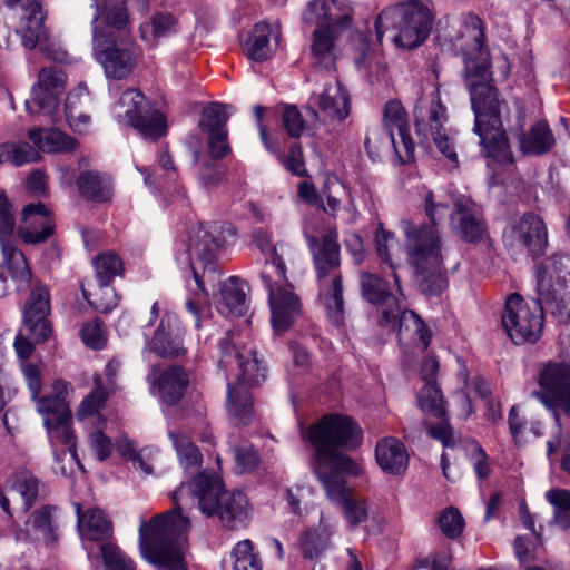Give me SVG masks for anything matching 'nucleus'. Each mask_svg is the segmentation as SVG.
I'll return each instance as SVG.
<instances>
[{
	"mask_svg": "<svg viewBox=\"0 0 570 570\" xmlns=\"http://www.w3.org/2000/svg\"><path fill=\"white\" fill-rule=\"evenodd\" d=\"M190 495L207 517L217 515L230 530L244 527L248 519V501L244 493H228L216 474L199 473L177 489L171 498L174 509L154 517L139 527V549L144 559L159 570H186L183 549L189 521L180 512V501Z\"/></svg>",
	"mask_w": 570,
	"mask_h": 570,
	"instance_id": "nucleus-1",
	"label": "nucleus"
},
{
	"mask_svg": "<svg viewBox=\"0 0 570 570\" xmlns=\"http://www.w3.org/2000/svg\"><path fill=\"white\" fill-rule=\"evenodd\" d=\"M449 203L429 191L424 197V212L432 225L401 223L405 236L407 262L414 269L420 291L428 297L441 295L448 287L443 269L442 240L436 229L446 215L452 232L469 243H481L488 237L480 207L469 197L460 196Z\"/></svg>",
	"mask_w": 570,
	"mask_h": 570,
	"instance_id": "nucleus-2",
	"label": "nucleus"
},
{
	"mask_svg": "<svg viewBox=\"0 0 570 570\" xmlns=\"http://www.w3.org/2000/svg\"><path fill=\"white\" fill-rule=\"evenodd\" d=\"M483 40L482 21L476 16H469L458 39V48L463 55L465 75L471 79L469 87L475 116L473 130L479 135L488 158L499 163H511L512 153L502 129L497 90L488 83L491 65Z\"/></svg>",
	"mask_w": 570,
	"mask_h": 570,
	"instance_id": "nucleus-3",
	"label": "nucleus"
},
{
	"mask_svg": "<svg viewBox=\"0 0 570 570\" xmlns=\"http://www.w3.org/2000/svg\"><path fill=\"white\" fill-rule=\"evenodd\" d=\"M537 299L511 294L502 314V325L514 344L537 342L543 330L544 309L561 322L570 321V256L553 255L538 267Z\"/></svg>",
	"mask_w": 570,
	"mask_h": 570,
	"instance_id": "nucleus-4",
	"label": "nucleus"
},
{
	"mask_svg": "<svg viewBox=\"0 0 570 570\" xmlns=\"http://www.w3.org/2000/svg\"><path fill=\"white\" fill-rule=\"evenodd\" d=\"M315 449V474L323 471L327 475H358L360 465L338 449L354 450L362 444L363 431L350 416L328 414L303 433Z\"/></svg>",
	"mask_w": 570,
	"mask_h": 570,
	"instance_id": "nucleus-5",
	"label": "nucleus"
},
{
	"mask_svg": "<svg viewBox=\"0 0 570 570\" xmlns=\"http://www.w3.org/2000/svg\"><path fill=\"white\" fill-rule=\"evenodd\" d=\"M254 244L265 255H271L261 273V278L268 292L272 325L276 332L286 331L299 315L301 303L286 281L285 264L277 255L269 236L263 230L253 234Z\"/></svg>",
	"mask_w": 570,
	"mask_h": 570,
	"instance_id": "nucleus-6",
	"label": "nucleus"
},
{
	"mask_svg": "<svg viewBox=\"0 0 570 570\" xmlns=\"http://www.w3.org/2000/svg\"><path fill=\"white\" fill-rule=\"evenodd\" d=\"M306 239L317 273L320 297L331 323L340 326L344 322V299L342 277L338 273L341 258L337 230L330 228L322 240L311 235H307Z\"/></svg>",
	"mask_w": 570,
	"mask_h": 570,
	"instance_id": "nucleus-7",
	"label": "nucleus"
},
{
	"mask_svg": "<svg viewBox=\"0 0 570 570\" xmlns=\"http://www.w3.org/2000/svg\"><path fill=\"white\" fill-rule=\"evenodd\" d=\"M361 296L373 305L389 304L382 311L379 324L391 331L401 334L403 331H412L419 335L423 348L430 344V332L422 318L413 311L402 309L397 298L393 297L390 283L376 274L361 271L358 273Z\"/></svg>",
	"mask_w": 570,
	"mask_h": 570,
	"instance_id": "nucleus-8",
	"label": "nucleus"
},
{
	"mask_svg": "<svg viewBox=\"0 0 570 570\" xmlns=\"http://www.w3.org/2000/svg\"><path fill=\"white\" fill-rule=\"evenodd\" d=\"M432 14L428 7L417 1H409L393 8L384 9L375 21L377 40L384 32L394 30L393 41L402 48L412 49L420 46L431 31Z\"/></svg>",
	"mask_w": 570,
	"mask_h": 570,
	"instance_id": "nucleus-9",
	"label": "nucleus"
},
{
	"mask_svg": "<svg viewBox=\"0 0 570 570\" xmlns=\"http://www.w3.org/2000/svg\"><path fill=\"white\" fill-rule=\"evenodd\" d=\"M416 134L431 138L436 148L452 163H458L455 151V130L450 125L446 106L436 89L430 97L422 99L414 109Z\"/></svg>",
	"mask_w": 570,
	"mask_h": 570,
	"instance_id": "nucleus-10",
	"label": "nucleus"
},
{
	"mask_svg": "<svg viewBox=\"0 0 570 570\" xmlns=\"http://www.w3.org/2000/svg\"><path fill=\"white\" fill-rule=\"evenodd\" d=\"M117 115L124 118L145 139L157 140L166 135L165 116L135 88L125 90L117 102Z\"/></svg>",
	"mask_w": 570,
	"mask_h": 570,
	"instance_id": "nucleus-11",
	"label": "nucleus"
},
{
	"mask_svg": "<svg viewBox=\"0 0 570 570\" xmlns=\"http://www.w3.org/2000/svg\"><path fill=\"white\" fill-rule=\"evenodd\" d=\"M538 384L540 390L533 391L532 396L552 412L556 426L560 430V414L570 417V365L548 363L539 374Z\"/></svg>",
	"mask_w": 570,
	"mask_h": 570,
	"instance_id": "nucleus-12",
	"label": "nucleus"
},
{
	"mask_svg": "<svg viewBox=\"0 0 570 570\" xmlns=\"http://www.w3.org/2000/svg\"><path fill=\"white\" fill-rule=\"evenodd\" d=\"M92 52L109 78L124 79L131 73L137 62V53L127 43H117L111 32L100 26L92 28Z\"/></svg>",
	"mask_w": 570,
	"mask_h": 570,
	"instance_id": "nucleus-13",
	"label": "nucleus"
},
{
	"mask_svg": "<svg viewBox=\"0 0 570 570\" xmlns=\"http://www.w3.org/2000/svg\"><path fill=\"white\" fill-rule=\"evenodd\" d=\"M14 218L4 195L0 194V247L6 266L18 291L30 287L31 272L22 252L13 243Z\"/></svg>",
	"mask_w": 570,
	"mask_h": 570,
	"instance_id": "nucleus-14",
	"label": "nucleus"
},
{
	"mask_svg": "<svg viewBox=\"0 0 570 570\" xmlns=\"http://www.w3.org/2000/svg\"><path fill=\"white\" fill-rule=\"evenodd\" d=\"M219 348L224 357L235 354L238 373L234 385L250 390L266 379V367L257 357L255 347L252 346L250 342L243 341L238 333H229L228 337L219 342Z\"/></svg>",
	"mask_w": 570,
	"mask_h": 570,
	"instance_id": "nucleus-15",
	"label": "nucleus"
},
{
	"mask_svg": "<svg viewBox=\"0 0 570 570\" xmlns=\"http://www.w3.org/2000/svg\"><path fill=\"white\" fill-rule=\"evenodd\" d=\"M66 88V75L57 68H42L32 86L26 108L30 115L52 117L59 109L60 97Z\"/></svg>",
	"mask_w": 570,
	"mask_h": 570,
	"instance_id": "nucleus-16",
	"label": "nucleus"
},
{
	"mask_svg": "<svg viewBox=\"0 0 570 570\" xmlns=\"http://www.w3.org/2000/svg\"><path fill=\"white\" fill-rule=\"evenodd\" d=\"M327 77L328 80L323 85V88L313 92L309 104L305 107L312 122L320 121V115L315 108L320 110L325 121H342L350 114L347 92L334 73Z\"/></svg>",
	"mask_w": 570,
	"mask_h": 570,
	"instance_id": "nucleus-17",
	"label": "nucleus"
},
{
	"mask_svg": "<svg viewBox=\"0 0 570 570\" xmlns=\"http://www.w3.org/2000/svg\"><path fill=\"white\" fill-rule=\"evenodd\" d=\"M37 411L43 417V425L47 429L51 444L67 445L71 458L77 460L69 406H65L59 400H39Z\"/></svg>",
	"mask_w": 570,
	"mask_h": 570,
	"instance_id": "nucleus-18",
	"label": "nucleus"
},
{
	"mask_svg": "<svg viewBox=\"0 0 570 570\" xmlns=\"http://www.w3.org/2000/svg\"><path fill=\"white\" fill-rule=\"evenodd\" d=\"M318 480L325 489L330 501L340 504L344 517L351 527H357L367 519L366 502L353 494L346 488L343 474L327 475L323 471L318 472Z\"/></svg>",
	"mask_w": 570,
	"mask_h": 570,
	"instance_id": "nucleus-19",
	"label": "nucleus"
},
{
	"mask_svg": "<svg viewBox=\"0 0 570 570\" xmlns=\"http://www.w3.org/2000/svg\"><path fill=\"white\" fill-rule=\"evenodd\" d=\"M504 239L510 247L525 248L531 255L543 254L548 245V232L541 217L534 214H524L504 234Z\"/></svg>",
	"mask_w": 570,
	"mask_h": 570,
	"instance_id": "nucleus-20",
	"label": "nucleus"
},
{
	"mask_svg": "<svg viewBox=\"0 0 570 570\" xmlns=\"http://www.w3.org/2000/svg\"><path fill=\"white\" fill-rule=\"evenodd\" d=\"M6 4L20 17L17 32L26 48H35L47 38L45 12L40 0H6Z\"/></svg>",
	"mask_w": 570,
	"mask_h": 570,
	"instance_id": "nucleus-21",
	"label": "nucleus"
},
{
	"mask_svg": "<svg viewBox=\"0 0 570 570\" xmlns=\"http://www.w3.org/2000/svg\"><path fill=\"white\" fill-rule=\"evenodd\" d=\"M50 313L49 292L45 286L32 288L24 308V325L37 343L47 341L52 334L48 320Z\"/></svg>",
	"mask_w": 570,
	"mask_h": 570,
	"instance_id": "nucleus-22",
	"label": "nucleus"
},
{
	"mask_svg": "<svg viewBox=\"0 0 570 570\" xmlns=\"http://www.w3.org/2000/svg\"><path fill=\"white\" fill-rule=\"evenodd\" d=\"M55 219L50 210L42 204H29L22 210V222L18 235L26 244L45 243L55 233Z\"/></svg>",
	"mask_w": 570,
	"mask_h": 570,
	"instance_id": "nucleus-23",
	"label": "nucleus"
},
{
	"mask_svg": "<svg viewBox=\"0 0 570 570\" xmlns=\"http://www.w3.org/2000/svg\"><path fill=\"white\" fill-rule=\"evenodd\" d=\"M149 379L156 386L160 400L169 405L176 404L183 397L189 383L187 373L178 365H171L159 374L153 366Z\"/></svg>",
	"mask_w": 570,
	"mask_h": 570,
	"instance_id": "nucleus-24",
	"label": "nucleus"
},
{
	"mask_svg": "<svg viewBox=\"0 0 570 570\" xmlns=\"http://www.w3.org/2000/svg\"><path fill=\"white\" fill-rule=\"evenodd\" d=\"M335 38V29L317 28L313 32L311 43L312 67L318 72H327V76L334 73Z\"/></svg>",
	"mask_w": 570,
	"mask_h": 570,
	"instance_id": "nucleus-25",
	"label": "nucleus"
},
{
	"mask_svg": "<svg viewBox=\"0 0 570 570\" xmlns=\"http://www.w3.org/2000/svg\"><path fill=\"white\" fill-rule=\"evenodd\" d=\"M234 236L233 229L220 223L200 224L191 238L190 247L199 256L212 255L220 249L228 237Z\"/></svg>",
	"mask_w": 570,
	"mask_h": 570,
	"instance_id": "nucleus-26",
	"label": "nucleus"
},
{
	"mask_svg": "<svg viewBox=\"0 0 570 570\" xmlns=\"http://www.w3.org/2000/svg\"><path fill=\"white\" fill-rule=\"evenodd\" d=\"M375 458L384 472L394 475L403 473L409 463V454L404 444L399 439L391 436L377 442Z\"/></svg>",
	"mask_w": 570,
	"mask_h": 570,
	"instance_id": "nucleus-27",
	"label": "nucleus"
},
{
	"mask_svg": "<svg viewBox=\"0 0 570 570\" xmlns=\"http://www.w3.org/2000/svg\"><path fill=\"white\" fill-rule=\"evenodd\" d=\"M335 0H313L303 14V20L309 24H320L318 28L336 29L346 26L351 19L348 14H337Z\"/></svg>",
	"mask_w": 570,
	"mask_h": 570,
	"instance_id": "nucleus-28",
	"label": "nucleus"
},
{
	"mask_svg": "<svg viewBox=\"0 0 570 570\" xmlns=\"http://www.w3.org/2000/svg\"><path fill=\"white\" fill-rule=\"evenodd\" d=\"M176 321L175 315H164L153 338V351L161 357H178L185 354L186 350L180 336L178 334L173 336V325Z\"/></svg>",
	"mask_w": 570,
	"mask_h": 570,
	"instance_id": "nucleus-29",
	"label": "nucleus"
},
{
	"mask_svg": "<svg viewBox=\"0 0 570 570\" xmlns=\"http://www.w3.org/2000/svg\"><path fill=\"white\" fill-rule=\"evenodd\" d=\"M226 409L229 417L237 424H249L255 416L250 390L234 384L227 385Z\"/></svg>",
	"mask_w": 570,
	"mask_h": 570,
	"instance_id": "nucleus-30",
	"label": "nucleus"
},
{
	"mask_svg": "<svg viewBox=\"0 0 570 570\" xmlns=\"http://www.w3.org/2000/svg\"><path fill=\"white\" fill-rule=\"evenodd\" d=\"M274 36L275 43L278 42L279 32L274 31L272 26L265 22L255 24L245 45L247 57L253 61H265L272 57L276 47L271 43Z\"/></svg>",
	"mask_w": 570,
	"mask_h": 570,
	"instance_id": "nucleus-31",
	"label": "nucleus"
},
{
	"mask_svg": "<svg viewBox=\"0 0 570 570\" xmlns=\"http://www.w3.org/2000/svg\"><path fill=\"white\" fill-rule=\"evenodd\" d=\"M79 531L82 538L91 541H101L111 535V522L99 509H89L81 512L80 504H76Z\"/></svg>",
	"mask_w": 570,
	"mask_h": 570,
	"instance_id": "nucleus-32",
	"label": "nucleus"
},
{
	"mask_svg": "<svg viewBox=\"0 0 570 570\" xmlns=\"http://www.w3.org/2000/svg\"><path fill=\"white\" fill-rule=\"evenodd\" d=\"M554 144V136L546 120L535 122L520 137V149L529 155L547 154Z\"/></svg>",
	"mask_w": 570,
	"mask_h": 570,
	"instance_id": "nucleus-33",
	"label": "nucleus"
},
{
	"mask_svg": "<svg viewBox=\"0 0 570 570\" xmlns=\"http://www.w3.org/2000/svg\"><path fill=\"white\" fill-rule=\"evenodd\" d=\"M96 8L92 17V28L98 24L99 18H102L108 27L118 30H125L129 24V13L125 0H91Z\"/></svg>",
	"mask_w": 570,
	"mask_h": 570,
	"instance_id": "nucleus-34",
	"label": "nucleus"
},
{
	"mask_svg": "<svg viewBox=\"0 0 570 570\" xmlns=\"http://www.w3.org/2000/svg\"><path fill=\"white\" fill-rule=\"evenodd\" d=\"M29 139L41 151L65 153L76 149L77 140L57 129L35 128L28 134Z\"/></svg>",
	"mask_w": 570,
	"mask_h": 570,
	"instance_id": "nucleus-35",
	"label": "nucleus"
},
{
	"mask_svg": "<svg viewBox=\"0 0 570 570\" xmlns=\"http://www.w3.org/2000/svg\"><path fill=\"white\" fill-rule=\"evenodd\" d=\"M80 194L92 202H108L112 197V185L106 175L98 171H83L77 180Z\"/></svg>",
	"mask_w": 570,
	"mask_h": 570,
	"instance_id": "nucleus-36",
	"label": "nucleus"
},
{
	"mask_svg": "<svg viewBox=\"0 0 570 570\" xmlns=\"http://www.w3.org/2000/svg\"><path fill=\"white\" fill-rule=\"evenodd\" d=\"M218 308L226 316H242L246 313V294L239 287L237 277L232 276L222 284Z\"/></svg>",
	"mask_w": 570,
	"mask_h": 570,
	"instance_id": "nucleus-37",
	"label": "nucleus"
},
{
	"mask_svg": "<svg viewBox=\"0 0 570 570\" xmlns=\"http://www.w3.org/2000/svg\"><path fill=\"white\" fill-rule=\"evenodd\" d=\"M57 508L51 505L42 507L36 510L30 520L26 523L27 531L36 539H41L46 542H53L57 540Z\"/></svg>",
	"mask_w": 570,
	"mask_h": 570,
	"instance_id": "nucleus-38",
	"label": "nucleus"
},
{
	"mask_svg": "<svg viewBox=\"0 0 570 570\" xmlns=\"http://www.w3.org/2000/svg\"><path fill=\"white\" fill-rule=\"evenodd\" d=\"M508 423L512 439L519 445L525 443L530 434L534 438H540L543 434L541 423L527 417L517 405L510 409Z\"/></svg>",
	"mask_w": 570,
	"mask_h": 570,
	"instance_id": "nucleus-39",
	"label": "nucleus"
},
{
	"mask_svg": "<svg viewBox=\"0 0 570 570\" xmlns=\"http://www.w3.org/2000/svg\"><path fill=\"white\" fill-rule=\"evenodd\" d=\"M230 105L222 102L208 104L200 114L199 128L207 132L227 130L226 125L230 115Z\"/></svg>",
	"mask_w": 570,
	"mask_h": 570,
	"instance_id": "nucleus-40",
	"label": "nucleus"
},
{
	"mask_svg": "<svg viewBox=\"0 0 570 570\" xmlns=\"http://www.w3.org/2000/svg\"><path fill=\"white\" fill-rule=\"evenodd\" d=\"M39 158V151L26 141H10L0 145V163H9L19 167Z\"/></svg>",
	"mask_w": 570,
	"mask_h": 570,
	"instance_id": "nucleus-41",
	"label": "nucleus"
},
{
	"mask_svg": "<svg viewBox=\"0 0 570 570\" xmlns=\"http://www.w3.org/2000/svg\"><path fill=\"white\" fill-rule=\"evenodd\" d=\"M365 148L373 159L379 158L384 150L390 148H392L396 155L401 154L395 134L377 127L367 131Z\"/></svg>",
	"mask_w": 570,
	"mask_h": 570,
	"instance_id": "nucleus-42",
	"label": "nucleus"
},
{
	"mask_svg": "<svg viewBox=\"0 0 570 570\" xmlns=\"http://www.w3.org/2000/svg\"><path fill=\"white\" fill-rule=\"evenodd\" d=\"M176 19L171 13L157 12L150 21L139 28L141 39L154 43L158 38L169 35L175 30Z\"/></svg>",
	"mask_w": 570,
	"mask_h": 570,
	"instance_id": "nucleus-43",
	"label": "nucleus"
},
{
	"mask_svg": "<svg viewBox=\"0 0 570 570\" xmlns=\"http://www.w3.org/2000/svg\"><path fill=\"white\" fill-rule=\"evenodd\" d=\"M81 289L89 305L99 313H109L118 305V295L108 284L98 283L94 291H87L83 286Z\"/></svg>",
	"mask_w": 570,
	"mask_h": 570,
	"instance_id": "nucleus-44",
	"label": "nucleus"
},
{
	"mask_svg": "<svg viewBox=\"0 0 570 570\" xmlns=\"http://www.w3.org/2000/svg\"><path fill=\"white\" fill-rule=\"evenodd\" d=\"M173 445L177 452L180 464L185 469L197 468L200 464L202 456L187 435L181 432L170 431L168 433Z\"/></svg>",
	"mask_w": 570,
	"mask_h": 570,
	"instance_id": "nucleus-45",
	"label": "nucleus"
},
{
	"mask_svg": "<svg viewBox=\"0 0 570 570\" xmlns=\"http://www.w3.org/2000/svg\"><path fill=\"white\" fill-rule=\"evenodd\" d=\"M344 194V185L336 177H328L322 188V196L317 206L327 215L335 217L341 208Z\"/></svg>",
	"mask_w": 570,
	"mask_h": 570,
	"instance_id": "nucleus-46",
	"label": "nucleus"
},
{
	"mask_svg": "<svg viewBox=\"0 0 570 570\" xmlns=\"http://www.w3.org/2000/svg\"><path fill=\"white\" fill-rule=\"evenodd\" d=\"M234 570H262V561L254 552L250 540L245 539L235 544L232 550Z\"/></svg>",
	"mask_w": 570,
	"mask_h": 570,
	"instance_id": "nucleus-47",
	"label": "nucleus"
},
{
	"mask_svg": "<svg viewBox=\"0 0 570 570\" xmlns=\"http://www.w3.org/2000/svg\"><path fill=\"white\" fill-rule=\"evenodd\" d=\"M94 267L98 283L110 285L114 278L121 274L122 262L120 257L114 253H104L95 258Z\"/></svg>",
	"mask_w": 570,
	"mask_h": 570,
	"instance_id": "nucleus-48",
	"label": "nucleus"
},
{
	"mask_svg": "<svg viewBox=\"0 0 570 570\" xmlns=\"http://www.w3.org/2000/svg\"><path fill=\"white\" fill-rule=\"evenodd\" d=\"M417 400L422 411L431 413L435 417L445 415L444 401L435 383L425 384L421 389Z\"/></svg>",
	"mask_w": 570,
	"mask_h": 570,
	"instance_id": "nucleus-49",
	"label": "nucleus"
},
{
	"mask_svg": "<svg viewBox=\"0 0 570 570\" xmlns=\"http://www.w3.org/2000/svg\"><path fill=\"white\" fill-rule=\"evenodd\" d=\"M11 487L22 497L26 510L35 503L39 494V481L30 472L17 473L12 479Z\"/></svg>",
	"mask_w": 570,
	"mask_h": 570,
	"instance_id": "nucleus-50",
	"label": "nucleus"
},
{
	"mask_svg": "<svg viewBox=\"0 0 570 570\" xmlns=\"http://www.w3.org/2000/svg\"><path fill=\"white\" fill-rule=\"evenodd\" d=\"M406 127V112L402 104L399 100H389L383 109V128L395 134Z\"/></svg>",
	"mask_w": 570,
	"mask_h": 570,
	"instance_id": "nucleus-51",
	"label": "nucleus"
},
{
	"mask_svg": "<svg viewBox=\"0 0 570 570\" xmlns=\"http://www.w3.org/2000/svg\"><path fill=\"white\" fill-rule=\"evenodd\" d=\"M394 234L383 228V225L380 224L375 233L376 252L381 261L386 263L393 269L394 283L397 289L401 291L400 278L390 254V246L394 243Z\"/></svg>",
	"mask_w": 570,
	"mask_h": 570,
	"instance_id": "nucleus-52",
	"label": "nucleus"
},
{
	"mask_svg": "<svg viewBox=\"0 0 570 570\" xmlns=\"http://www.w3.org/2000/svg\"><path fill=\"white\" fill-rule=\"evenodd\" d=\"M100 551L106 570H136L132 560L116 546L101 544Z\"/></svg>",
	"mask_w": 570,
	"mask_h": 570,
	"instance_id": "nucleus-53",
	"label": "nucleus"
},
{
	"mask_svg": "<svg viewBox=\"0 0 570 570\" xmlns=\"http://www.w3.org/2000/svg\"><path fill=\"white\" fill-rule=\"evenodd\" d=\"M442 533L450 538H459L464 530V519L461 512L453 507L446 508L438 519Z\"/></svg>",
	"mask_w": 570,
	"mask_h": 570,
	"instance_id": "nucleus-54",
	"label": "nucleus"
},
{
	"mask_svg": "<svg viewBox=\"0 0 570 570\" xmlns=\"http://www.w3.org/2000/svg\"><path fill=\"white\" fill-rule=\"evenodd\" d=\"M193 277L194 282L197 286V291L194 292L193 297H189L186 303L185 307L186 311L191 315L194 320V325L196 328L200 327V305L207 297V292L205 289L204 279L203 276L199 275V273L193 268Z\"/></svg>",
	"mask_w": 570,
	"mask_h": 570,
	"instance_id": "nucleus-55",
	"label": "nucleus"
},
{
	"mask_svg": "<svg viewBox=\"0 0 570 570\" xmlns=\"http://www.w3.org/2000/svg\"><path fill=\"white\" fill-rule=\"evenodd\" d=\"M328 534L316 530H308L302 538L301 548L306 558L318 557L328 546Z\"/></svg>",
	"mask_w": 570,
	"mask_h": 570,
	"instance_id": "nucleus-56",
	"label": "nucleus"
},
{
	"mask_svg": "<svg viewBox=\"0 0 570 570\" xmlns=\"http://www.w3.org/2000/svg\"><path fill=\"white\" fill-rule=\"evenodd\" d=\"M107 400V392L105 387L97 386L88 396L83 399L78 411L77 416L85 419L97 413Z\"/></svg>",
	"mask_w": 570,
	"mask_h": 570,
	"instance_id": "nucleus-57",
	"label": "nucleus"
},
{
	"mask_svg": "<svg viewBox=\"0 0 570 570\" xmlns=\"http://www.w3.org/2000/svg\"><path fill=\"white\" fill-rule=\"evenodd\" d=\"M83 343L94 350L104 347L106 338L99 320L86 323L81 328Z\"/></svg>",
	"mask_w": 570,
	"mask_h": 570,
	"instance_id": "nucleus-58",
	"label": "nucleus"
},
{
	"mask_svg": "<svg viewBox=\"0 0 570 570\" xmlns=\"http://www.w3.org/2000/svg\"><path fill=\"white\" fill-rule=\"evenodd\" d=\"M283 124L288 136L293 138L301 137L305 128V121L302 114L295 106H287L285 108L283 114Z\"/></svg>",
	"mask_w": 570,
	"mask_h": 570,
	"instance_id": "nucleus-59",
	"label": "nucleus"
},
{
	"mask_svg": "<svg viewBox=\"0 0 570 570\" xmlns=\"http://www.w3.org/2000/svg\"><path fill=\"white\" fill-rule=\"evenodd\" d=\"M236 469L238 472L244 473L254 470L258 465V454L249 445H242L234 450Z\"/></svg>",
	"mask_w": 570,
	"mask_h": 570,
	"instance_id": "nucleus-60",
	"label": "nucleus"
},
{
	"mask_svg": "<svg viewBox=\"0 0 570 570\" xmlns=\"http://www.w3.org/2000/svg\"><path fill=\"white\" fill-rule=\"evenodd\" d=\"M226 179V170L222 166L205 164L199 174V180L206 188H216Z\"/></svg>",
	"mask_w": 570,
	"mask_h": 570,
	"instance_id": "nucleus-61",
	"label": "nucleus"
},
{
	"mask_svg": "<svg viewBox=\"0 0 570 570\" xmlns=\"http://www.w3.org/2000/svg\"><path fill=\"white\" fill-rule=\"evenodd\" d=\"M227 137V130L208 134V147L213 158L220 159L230 153Z\"/></svg>",
	"mask_w": 570,
	"mask_h": 570,
	"instance_id": "nucleus-62",
	"label": "nucleus"
},
{
	"mask_svg": "<svg viewBox=\"0 0 570 570\" xmlns=\"http://www.w3.org/2000/svg\"><path fill=\"white\" fill-rule=\"evenodd\" d=\"M471 456L476 476L481 480L489 478L491 468L488 462V456L478 443L473 445Z\"/></svg>",
	"mask_w": 570,
	"mask_h": 570,
	"instance_id": "nucleus-63",
	"label": "nucleus"
},
{
	"mask_svg": "<svg viewBox=\"0 0 570 570\" xmlns=\"http://www.w3.org/2000/svg\"><path fill=\"white\" fill-rule=\"evenodd\" d=\"M90 446L100 461L106 460L111 453V442L101 432L97 431L89 436Z\"/></svg>",
	"mask_w": 570,
	"mask_h": 570,
	"instance_id": "nucleus-64",
	"label": "nucleus"
}]
</instances>
